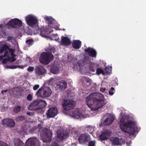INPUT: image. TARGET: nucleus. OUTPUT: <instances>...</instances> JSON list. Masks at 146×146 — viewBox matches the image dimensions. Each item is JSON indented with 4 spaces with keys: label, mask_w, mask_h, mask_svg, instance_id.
Segmentation results:
<instances>
[{
    "label": "nucleus",
    "mask_w": 146,
    "mask_h": 146,
    "mask_svg": "<svg viewBox=\"0 0 146 146\" xmlns=\"http://www.w3.org/2000/svg\"><path fill=\"white\" fill-rule=\"evenodd\" d=\"M60 70V66L57 63H54L50 67L51 72L54 74L58 73Z\"/></svg>",
    "instance_id": "f3484780"
},
{
    "label": "nucleus",
    "mask_w": 146,
    "mask_h": 146,
    "mask_svg": "<svg viewBox=\"0 0 146 146\" xmlns=\"http://www.w3.org/2000/svg\"><path fill=\"white\" fill-rule=\"evenodd\" d=\"M2 121L3 124L7 125L11 127H14L15 125L14 121L11 119H3Z\"/></svg>",
    "instance_id": "aec40b11"
},
{
    "label": "nucleus",
    "mask_w": 146,
    "mask_h": 146,
    "mask_svg": "<svg viewBox=\"0 0 146 146\" xmlns=\"http://www.w3.org/2000/svg\"><path fill=\"white\" fill-rule=\"evenodd\" d=\"M51 93V90L49 88L42 86L36 92V95L38 97L42 98L47 97L49 96Z\"/></svg>",
    "instance_id": "1a4fd4ad"
},
{
    "label": "nucleus",
    "mask_w": 146,
    "mask_h": 146,
    "mask_svg": "<svg viewBox=\"0 0 146 146\" xmlns=\"http://www.w3.org/2000/svg\"><path fill=\"white\" fill-rule=\"evenodd\" d=\"M4 92V91H3V90H2V91H1V93H3V92Z\"/></svg>",
    "instance_id": "603ef678"
},
{
    "label": "nucleus",
    "mask_w": 146,
    "mask_h": 146,
    "mask_svg": "<svg viewBox=\"0 0 146 146\" xmlns=\"http://www.w3.org/2000/svg\"><path fill=\"white\" fill-rule=\"evenodd\" d=\"M82 83L84 85L88 86L91 85V80L87 77H82Z\"/></svg>",
    "instance_id": "b1692460"
},
{
    "label": "nucleus",
    "mask_w": 146,
    "mask_h": 146,
    "mask_svg": "<svg viewBox=\"0 0 146 146\" xmlns=\"http://www.w3.org/2000/svg\"><path fill=\"white\" fill-rule=\"evenodd\" d=\"M106 118L105 120L104 124L105 125H109L113 121L114 116L111 114L108 113L106 115Z\"/></svg>",
    "instance_id": "4468645a"
},
{
    "label": "nucleus",
    "mask_w": 146,
    "mask_h": 146,
    "mask_svg": "<svg viewBox=\"0 0 146 146\" xmlns=\"http://www.w3.org/2000/svg\"><path fill=\"white\" fill-rule=\"evenodd\" d=\"M57 112V110L56 108H51L47 111V116L48 118L53 117L56 115Z\"/></svg>",
    "instance_id": "2eb2a0df"
},
{
    "label": "nucleus",
    "mask_w": 146,
    "mask_h": 146,
    "mask_svg": "<svg viewBox=\"0 0 146 146\" xmlns=\"http://www.w3.org/2000/svg\"><path fill=\"white\" fill-rule=\"evenodd\" d=\"M61 42L64 45H68L70 44L71 42L70 39L68 37L62 36Z\"/></svg>",
    "instance_id": "5701e85b"
},
{
    "label": "nucleus",
    "mask_w": 146,
    "mask_h": 146,
    "mask_svg": "<svg viewBox=\"0 0 146 146\" xmlns=\"http://www.w3.org/2000/svg\"><path fill=\"white\" fill-rule=\"evenodd\" d=\"M86 101L88 106L92 111L97 110L107 103L103 96L99 92L90 94L86 97Z\"/></svg>",
    "instance_id": "f257e3e1"
},
{
    "label": "nucleus",
    "mask_w": 146,
    "mask_h": 146,
    "mask_svg": "<svg viewBox=\"0 0 146 146\" xmlns=\"http://www.w3.org/2000/svg\"><path fill=\"white\" fill-rule=\"evenodd\" d=\"M111 134V132L109 130H103L100 135L99 138L101 140H106L109 137Z\"/></svg>",
    "instance_id": "f8f14e48"
},
{
    "label": "nucleus",
    "mask_w": 146,
    "mask_h": 146,
    "mask_svg": "<svg viewBox=\"0 0 146 146\" xmlns=\"http://www.w3.org/2000/svg\"><path fill=\"white\" fill-rule=\"evenodd\" d=\"M63 30H64L65 29H63Z\"/></svg>",
    "instance_id": "5fc2aeb1"
},
{
    "label": "nucleus",
    "mask_w": 146,
    "mask_h": 146,
    "mask_svg": "<svg viewBox=\"0 0 146 146\" xmlns=\"http://www.w3.org/2000/svg\"><path fill=\"white\" fill-rule=\"evenodd\" d=\"M7 90H4V92H6L7 91Z\"/></svg>",
    "instance_id": "8fccbe9b"
},
{
    "label": "nucleus",
    "mask_w": 146,
    "mask_h": 146,
    "mask_svg": "<svg viewBox=\"0 0 146 146\" xmlns=\"http://www.w3.org/2000/svg\"><path fill=\"white\" fill-rule=\"evenodd\" d=\"M26 20L28 25L31 27L35 28L37 32H34L35 35L39 33V29L38 26V20L35 16L32 15H28L26 17Z\"/></svg>",
    "instance_id": "0eeeda50"
},
{
    "label": "nucleus",
    "mask_w": 146,
    "mask_h": 146,
    "mask_svg": "<svg viewBox=\"0 0 146 146\" xmlns=\"http://www.w3.org/2000/svg\"><path fill=\"white\" fill-rule=\"evenodd\" d=\"M89 138L90 137L86 133L83 134L80 136L78 139V141L80 143L83 144L88 142Z\"/></svg>",
    "instance_id": "a211bd4d"
},
{
    "label": "nucleus",
    "mask_w": 146,
    "mask_h": 146,
    "mask_svg": "<svg viewBox=\"0 0 146 146\" xmlns=\"http://www.w3.org/2000/svg\"><path fill=\"white\" fill-rule=\"evenodd\" d=\"M96 73L98 75L101 74L104 75H105V73L100 68H98L96 70Z\"/></svg>",
    "instance_id": "2f4dec72"
},
{
    "label": "nucleus",
    "mask_w": 146,
    "mask_h": 146,
    "mask_svg": "<svg viewBox=\"0 0 146 146\" xmlns=\"http://www.w3.org/2000/svg\"><path fill=\"white\" fill-rule=\"evenodd\" d=\"M34 69V68L33 66L29 67L27 68V71L29 72H33Z\"/></svg>",
    "instance_id": "e433bc0d"
},
{
    "label": "nucleus",
    "mask_w": 146,
    "mask_h": 146,
    "mask_svg": "<svg viewBox=\"0 0 146 146\" xmlns=\"http://www.w3.org/2000/svg\"><path fill=\"white\" fill-rule=\"evenodd\" d=\"M24 144L20 140L15 139L14 141V146H23Z\"/></svg>",
    "instance_id": "bb28decb"
},
{
    "label": "nucleus",
    "mask_w": 146,
    "mask_h": 146,
    "mask_svg": "<svg viewBox=\"0 0 146 146\" xmlns=\"http://www.w3.org/2000/svg\"><path fill=\"white\" fill-rule=\"evenodd\" d=\"M119 122L120 126L122 131L129 135H134L137 131L138 128L136 122L130 120L127 116H121Z\"/></svg>",
    "instance_id": "7ed1b4c3"
},
{
    "label": "nucleus",
    "mask_w": 146,
    "mask_h": 146,
    "mask_svg": "<svg viewBox=\"0 0 146 146\" xmlns=\"http://www.w3.org/2000/svg\"><path fill=\"white\" fill-rule=\"evenodd\" d=\"M131 141H130L129 143L126 142V143L127 144V145L128 146H129L131 145Z\"/></svg>",
    "instance_id": "49530a36"
},
{
    "label": "nucleus",
    "mask_w": 146,
    "mask_h": 146,
    "mask_svg": "<svg viewBox=\"0 0 146 146\" xmlns=\"http://www.w3.org/2000/svg\"><path fill=\"white\" fill-rule=\"evenodd\" d=\"M27 99L29 101L33 99V96L31 94H29L27 96Z\"/></svg>",
    "instance_id": "58836bf2"
},
{
    "label": "nucleus",
    "mask_w": 146,
    "mask_h": 146,
    "mask_svg": "<svg viewBox=\"0 0 146 146\" xmlns=\"http://www.w3.org/2000/svg\"><path fill=\"white\" fill-rule=\"evenodd\" d=\"M0 146H10L8 144L3 142L2 141H0Z\"/></svg>",
    "instance_id": "a19ab883"
},
{
    "label": "nucleus",
    "mask_w": 146,
    "mask_h": 146,
    "mask_svg": "<svg viewBox=\"0 0 146 146\" xmlns=\"http://www.w3.org/2000/svg\"><path fill=\"white\" fill-rule=\"evenodd\" d=\"M21 108V107L20 106H17L14 108L13 111L17 113L20 110Z\"/></svg>",
    "instance_id": "72a5a7b5"
},
{
    "label": "nucleus",
    "mask_w": 146,
    "mask_h": 146,
    "mask_svg": "<svg viewBox=\"0 0 146 146\" xmlns=\"http://www.w3.org/2000/svg\"><path fill=\"white\" fill-rule=\"evenodd\" d=\"M87 131L90 133L92 134L94 131V127L91 126H88L86 127Z\"/></svg>",
    "instance_id": "7c9ffc66"
},
{
    "label": "nucleus",
    "mask_w": 146,
    "mask_h": 146,
    "mask_svg": "<svg viewBox=\"0 0 146 146\" xmlns=\"http://www.w3.org/2000/svg\"><path fill=\"white\" fill-rule=\"evenodd\" d=\"M35 72L36 75L39 76L45 74L46 73V71L43 66L39 65L36 68Z\"/></svg>",
    "instance_id": "ddd939ff"
},
{
    "label": "nucleus",
    "mask_w": 146,
    "mask_h": 146,
    "mask_svg": "<svg viewBox=\"0 0 146 146\" xmlns=\"http://www.w3.org/2000/svg\"><path fill=\"white\" fill-rule=\"evenodd\" d=\"M39 140L36 137L29 138L26 142V146H40Z\"/></svg>",
    "instance_id": "9d476101"
},
{
    "label": "nucleus",
    "mask_w": 146,
    "mask_h": 146,
    "mask_svg": "<svg viewBox=\"0 0 146 146\" xmlns=\"http://www.w3.org/2000/svg\"><path fill=\"white\" fill-rule=\"evenodd\" d=\"M27 114L28 115H32V113H30V112H27Z\"/></svg>",
    "instance_id": "09e8293b"
},
{
    "label": "nucleus",
    "mask_w": 146,
    "mask_h": 146,
    "mask_svg": "<svg viewBox=\"0 0 146 146\" xmlns=\"http://www.w3.org/2000/svg\"><path fill=\"white\" fill-rule=\"evenodd\" d=\"M17 66H6V68H10L11 69H15L17 67Z\"/></svg>",
    "instance_id": "c9c22d12"
},
{
    "label": "nucleus",
    "mask_w": 146,
    "mask_h": 146,
    "mask_svg": "<svg viewBox=\"0 0 146 146\" xmlns=\"http://www.w3.org/2000/svg\"><path fill=\"white\" fill-rule=\"evenodd\" d=\"M90 60L88 58H85L83 60V63L84 64H87L89 62Z\"/></svg>",
    "instance_id": "79ce46f5"
},
{
    "label": "nucleus",
    "mask_w": 146,
    "mask_h": 146,
    "mask_svg": "<svg viewBox=\"0 0 146 146\" xmlns=\"http://www.w3.org/2000/svg\"><path fill=\"white\" fill-rule=\"evenodd\" d=\"M73 47L76 49H79L81 46V42L79 40H75L72 43Z\"/></svg>",
    "instance_id": "393cba45"
},
{
    "label": "nucleus",
    "mask_w": 146,
    "mask_h": 146,
    "mask_svg": "<svg viewBox=\"0 0 146 146\" xmlns=\"http://www.w3.org/2000/svg\"><path fill=\"white\" fill-rule=\"evenodd\" d=\"M85 51L86 52H88V54L91 56L94 57H96V52L93 48H88L85 49Z\"/></svg>",
    "instance_id": "4be33fe9"
},
{
    "label": "nucleus",
    "mask_w": 146,
    "mask_h": 146,
    "mask_svg": "<svg viewBox=\"0 0 146 146\" xmlns=\"http://www.w3.org/2000/svg\"><path fill=\"white\" fill-rule=\"evenodd\" d=\"M25 119L24 117L23 116H19L17 117L15 120L17 121H20L23 120Z\"/></svg>",
    "instance_id": "473e14b6"
},
{
    "label": "nucleus",
    "mask_w": 146,
    "mask_h": 146,
    "mask_svg": "<svg viewBox=\"0 0 146 146\" xmlns=\"http://www.w3.org/2000/svg\"><path fill=\"white\" fill-rule=\"evenodd\" d=\"M105 75L110 74L111 70V67L107 66L105 68Z\"/></svg>",
    "instance_id": "c85d7f7f"
},
{
    "label": "nucleus",
    "mask_w": 146,
    "mask_h": 146,
    "mask_svg": "<svg viewBox=\"0 0 146 146\" xmlns=\"http://www.w3.org/2000/svg\"><path fill=\"white\" fill-rule=\"evenodd\" d=\"M109 94L111 95H112L113 94V93L112 92H111L110 91H109Z\"/></svg>",
    "instance_id": "de8ad7c7"
},
{
    "label": "nucleus",
    "mask_w": 146,
    "mask_h": 146,
    "mask_svg": "<svg viewBox=\"0 0 146 146\" xmlns=\"http://www.w3.org/2000/svg\"><path fill=\"white\" fill-rule=\"evenodd\" d=\"M55 78H50L47 82L48 84H50V83L53 82L55 81Z\"/></svg>",
    "instance_id": "37998d69"
},
{
    "label": "nucleus",
    "mask_w": 146,
    "mask_h": 146,
    "mask_svg": "<svg viewBox=\"0 0 146 146\" xmlns=\"http://www.w3.org/2000/svg\"><path fill=\"white\" fill-rule=\"evenodd\" d=\"M112 143L115 145H121L124 144V141L123 139L117 137H113L111 139Z\"/></svg>",
    "instance_id": "6ab92c4d"
},
{
    "label": "nucleus",
    "mask_w": 146,
    "mask_h": 146,
    "mask_svg": "<svg viewBox=\"0 0 146 146\" xmlns=\"http://www.w3.org/2000/svg\"><path fill=\"white\" fill-rule=\"evenodd\" d=\"M53 30L49 26H47L45 28L42 27L40 30V35L43 37L46 38H49L51 40L58 41L59 39V37L56 34L55 35H52L50 36L49 35V34Z\"/></svg>",
    "instance_id": "423d86ee"
},
{
    "label": "nucleus",
    "mask_w": 146,
    "mask_h": 146,
    "mask_svg": "<svg viewBox=\"0 0 146 146\" xmlns=\"http://www.w3.org/2000/svg\"><path fill=\"white\" fill-rule=\"evenodd\" d=\"M1 26H2L1 25H0V28L1 27Z\"/></svg>",
    "instance_id": "864d4df0"
},
{
    "label": "nucleus",
    "mask_w": 146,
    "mask_h": 146,
    "mask_svg": "<svg viewBox=\"0 0 146 146\" xmlns=\"http://www.w3.org/2000/svg\"><path fill=\"white\" fill-rule=\"evenodd\" d=\"M100 91L101 92H105V91L106 90V89L104 88H100Z\"/></svg>",
    "instance_id": "a18cd8bd"
},
{
    "label": "nucleus",
    "mask_w": 146,
    "mask_h": 146,
    "mask_svg": "<svg viewBox=\"0 0 146 146\" xmlns=\"http://www.w3.org/2000/svg\"><path fill=\"white\" fill-rule=\"evenodd\" d=\"M14 49L9 48L7 44L1 46L0 53L3 52L4 54L0 56V61L3 64L6 63L8 61H15L16 59L14 58Z\"/></svg>",
    "instance_id": "20e7f679"
},
{
    "label": "nucleus",
    "mask_w": 146,
    "mask_h": 146,
    "mask_svg": "<svg viewBox=\"0 0 146 146\" xmlns=\"http://www.w3.org/2000/svg\"><path fill=\"white\" fill-rule=\"evenodd\" d=\"M44 19L50 24H52L54 21V19L51 17L46 16L44 17Z\"/></svg>",
    "instance_id": "cd10ccee"
},
{
    "label": "nucleus",
    "mask_w": 146,
    "mask_h": 146,
    "mask_svg": "<svg viewBox=\"0 0 146 146\" xmlns=\"http://www.w3.org/2000/svg\"><path fill=\"white\" fill-rule=\"evenodd\" d=\"M77 128L70 127V128L69 133H72V134H74L77 132Z\"/></svg>",
    "instance_id": "c756f323"
},
{
    "label": "nucleus",
    "mask_w": 146,
    "mask_h": 146,
    "mask_svg": "<svg viewBox=\"0 0 146 146\" xmlns=\"http://www.w3.org/2000/svg\"><path fill=\"white\" fill-rule=\"evenodd\" d=\"M91 66H89V69L90 70H91L93 72L94 71V70L93 68L94 66V63H91Z\"/></svg>",
    "instance_id": "4c0bfd02"
},
{
    "label": "nucleus",
    "mask_w": 146,
    "mask_h": 146,
    "mask_svg": "<svg viewBox=\"0 0 146 146\" xmlns=\"http://www.w3.org/2000/svg\"><path fill=\"white\" fill-rule=\"evenodd\" d=\"M39 85L38 84L36 85L33 87V89L35 90H36L39 87Z\"/></svg>",
    "instance_id": "c03bdc74"
},
{
    "label": "nucleus",
    "mask_w": 146,
    "mask_h": 146,
    "mask_svg": "<svg viewBox=\"0 0 146 146\" xmlns=\"http://www.w3.org/2000/svg\"><path fill=\"white\" fill-rule=\"evenodd\" d=\"M95 143V141H91L89 143L88 146H94Z\"/></svg>",
    "instance_id": "ea45409f"
},
{
    "label": "nucleus",
    "mask_w": 146,
    "mask_h": 146,
    "mask_svg": "<svg viewBox=\"0 0 146 146\" xmlns=\"http://www.w3.org/2000/svg\"><path fill=\"white\" fill-rule=\"evenodd\" d=\"M26 43L28 45H30L32 44L33 42V39H30L26 41Z\"/></svg>",
    "instance_id": "f704fd0d"
},
{
    "label": "nucleus",
    "mask_w": 146,
    "mask_h": 146,
    "mask_svg": "<svg viewBox=\"0 0 146 146\" xmlns=\"http://www.w3.org/2000/svg\"><path fill=\"white\" fill-rule=\"evenodd\" d=\"M8 25L14 28H19L22 25L21 21L17 19L11 20L8 23Z\"/></svg>",
    "instance_id": "9b49d317"
},
{
    "label": "nucleus",
    "mask_w": 146,
    "mask_h": 146,
    "mask_svg": "<svg viewBox=\"0 0 146 146\" xmlns=\"http://www.w3.org/2000/svg\"><path fill=\"white\" fill-rule=\"evenodd\" d=\"M46 105V103L45 101L39 99L38 110L43 108Z\"/></svg>",
    "instance_id": "a878e982"
},
{
    "label": "nucleus",
    "mask_w": 146,
    "mask_h": 146,
    "mask_svg": "<svg viewBox=\"0 0 146 146\" xmlns=\"http://www.w3.org/2000/svg\"><path fill=\"white\" fill-rule=\"evenodd\" d=\"M39 99L35 100L31 103L28 106V108L30 110H38Z\"/></svg>",
    "instance_id": "dca6fc26"
},
{
    "label": "nucleus",
    "mask_w": 146,
    "mask_h": 146,
    "mask_svg": "<svg viewBox=\"0 0 146 146\" xmlns=\"http://www.w3.org/2000/svg\"><path fill=\"white\" fill-rule=\"evenodd\" d=\"M41 125L39 124L38 126L39 129V131H40V135L41 138L44 142H48L51 140V137L52 133L49 129L47 128H44L41 131Z\"/></svg>",
    "instance_id": "6e6552de"
},
{
    "label": "nucleus",
    "mask_w": 146,
    "mask_h": 146,
    "mask_svg": "<svg viewBox=\"0 0 146 146\" xmlns=\"http://www.w3.org/2000/svg\"><path fill=\"white\" fill-rule=\"evenodd\" d=\"M55 49L54 48L50 49L49 51L50 52H44L42 53L39 58V61L41 63L44 64H48L52 61L54 58L53 55L51 53H54Z\"/></svg>",
    "instance_id": "39448f33"
},
{
    "label": "nucleus",
    "mask_w": 146,
    "mask_h": 146,
    "mask_svg": "<svg viewBox=\"0 0 146 146\" xmlns=\"http://www.w3.org/2000/svg\"><path fill=\"white\" fill-rule=\"evenodd\" d=\"M111 88L112 90H114V88L113 87H111Z\"/></svg>",
    "instance_id": "3c124183"
},
{
    "label": "nucleus",
    "mask_w": 146,
    "mask_h": 146,
    "mask_svg": "<svg viewBox=\"0 0 146 146\" xmlns=\"http://www.w3.org/2000/svg\"><path fill=\"white\" fill-rule=\"evenodd\" d=\"M57 87L61 90H63L67 87V83L63 80L57 82L56 83Z\"/></svg>",
    "instance_id": "412c9836"
},
{
    "label": "nucleus",
    "mask_w": 146,
    "mask_h": 146,
    "mask_svg": "<svg viewBox=\"0 0 146 146\" xmlns=\"http://www.w3.org/2000/svg\"><path fill=\"white\" fill-rule=\"evenodd\" d=\"M75 102L72 100H64L62 103L63 107V112L66 114L69 115L74 118H81L87 117L88 116L85 114V111H81L77 109L71 112L70 110L73 108L75 106Z\"/></svg>",
    "instance_id": "f03ea898"
}]
</instances>
